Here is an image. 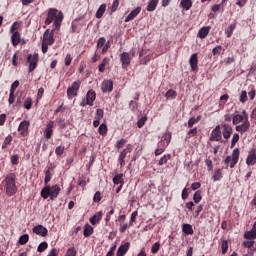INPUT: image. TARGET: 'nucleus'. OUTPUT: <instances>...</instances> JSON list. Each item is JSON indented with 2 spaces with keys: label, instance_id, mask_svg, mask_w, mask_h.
I'll list each match as a JSON object with an SVG mask.
<instances>
[{
  "label": "nucleus",
  "instance_id": "54",
  "mask_svg": "<svg viewBox=\"0 0 256 256\" xmlns=\"http://www.w3.org/2000/svg\"><path fill=\"white\" fill-rule=\"evenodd\" d=\"M64 152H65V146H58V147L55 149V153H56V155H58V156H61Z\"/></svg>",
  "mask_w": 256,
  "mask_h": 256
},
{
  "label": "nucleus",
  "instance_id": "51",
  "mask_svg": "<svg viewBox=\"0 0 256 256\" xmlns=\"http://www.w3.org/2000/svg\"><path fill=\"white\" fill-rule=\"evenodd\" d=\"M125 143H127V140L120 139L119 141L116 142V149H121L122 147H124Z\"/></svg>",
  "mask_w": 256,
  "mask_h": 256
},
{
  "label": "nucleus",
  "instance_id": "2",
  "mask_svg": "<svg viewBox=\"0 0 256 256\" xmlns=\"http://www.w3.org/2000/svg\"><path fill=\"white\" fill-rule=\"evenodd\" d=\"M17 175L15 173L8 174L4 179L5 191L8 197H13L17 193V184L15 183Z\"/></svg>",
  "mask_w": 256,
  "mask_h": 256
},
{
  "label": "nucleus",
  "instance_id": "18",
  "mask_svg": "<svg viewBox=\"0 0 256 256\" xmlns=\"http://www.w3.org/2000/svg\"><path fill=\"white\" fill-rule=\"evenodd\" d=\"M239 150L238 148H235L232 152V160L230 162V168L233 169V167H235V165H237V163L239 162Z\"/></svg>",
  "mask_w": 256,
  "mask_h": 256
},
{
  "label": "nucleus",
  "instance_id": "60",
  "mask_svg": "<svg viewBox=\"0 0 256 256\" xmlns=\"http://www.w3.org/2000/svg\"><path fill=\"white\" fill-rule=\"evenodd\" d=\"M255 245V241H244L243 246L246 247L247 249H251Z\"/></svg>",
  "mask_w": 256,
  "mask_h": 256
},
{
  "label": "nucleus",
  "instance_id": "10",
  "mask_svg": "<svg viewBox=\"0 0 256 256\" xmlns=\"http://www.w3.org/2000/svg\"><path fill=\"white\" fill-rule=\"evenodd\" d=\"M95 99H97V94L95 93V90H89L86 94V105H90V107H93Z\"/></svg>",
  "mask_w": 256,
  "mask_h": 256
},
{
  "label": "nucleus",
  "instance_id": "36",
  "mask_svg": "<svg viewBox=\"0 0 256 256\" xmlns=\"http://www.w3.org/2000/svg\"><path fill=\"white\" fill-rule=\"evenodd\" d=\"M222 255H225L229 251V242L227 240H222L221 243Z\"/></svg>",
  "mask_w": 256,
  "mask_h": 256
},
{
  "label": "nucleus",
  "instance_id": "7",
  "mask_svg": "<svg viewBox=\"0 0 256 256\" xmlns=\"http://www.w3.org/2000/svg\"><path fill=\"white\" fill-rule=\"evenodd\" d=\"M27 63H29V73H32V71H35L37 67V63H39V54L28 55Z\"/></svg>",
  "mask_w": 256,
  "mask_h": 256
},
{
  "label": "nucleus",
  "instance_id": "42",
  "mask_svg": "<svg viewBox=\"0 0 256 256\" xmlns=\"http://www.w3.org/2000/svg\"><path fill=\"white\" fill-rule=\"evenodd\" d=\"M49 247V244H47V242H41L38 245L37 251L38 253H43V251H45V249H47Z\"/></svg>",
  "mask_w": 256,
  "mask_h": 256
},
{
  "label": "nucleus",
  "instance_id": "27",
  "mask_svg": "<svg viewBox=\"0 0 256 256\" xmlns=\"http://www.w3.org/2000/svg\"><path fill=\"white\" fill-rule=\"evenodd\" d=\"M103 218V212H98L94 216L90 218L91 225H95L96 223H99V221Z\"/></svg>",
  "mask_w": 256,
  "mask_h": 256
},
{
  "label": "nucleus",
  "instance_id": "45",
  "mask_svg": "<svg viewBox=\"0 0 256 256\" xmlns=\"http://www.w3.org/2000/svg\"><path fill=\"white\" fill-rule=\"evenodd\" d=\"M98 131L100 135H107V125L101 124L98 128Z\"/></svg>",
  "mask_w": 256,
  "mask_h": 256
},
{
  "label": "nucleus",
  "instance_id": "52",
  "mask_svg": "<svg viewBox=\"0 0 256 256\" xmlns=\"http://www.w3.org/2000/svg\"><path fill=\"white\" fill-rule=\"evenodd\" d=\"M107 43V40L105 39V37H101L98 39V42H97V47H104L105 44Z\"/></svg>",
  "mask_w": 256,
  "mask_h": 256
},
{
  "label": "nucleus",
  "instance_id": "57",
  "mask_svg": "<svg viewBox=\"0 0 256 256\" xmlns=\"http://www.w3.org/2000/svg\"><path fill=\"white\" fill-rule=\"evenodd\" d=\"M146 121H147V117L140 118L137 122L138 128L141 129V127H143V125H145Z\"/></svg>",
  "mask_w": 256,
  "mask_h": 256
},
{
  "label": "nucleus",
  "instance_id": "5",
  "mask_svg": "<svg viewBox=\"0 0 256 256\" xmlns=\"http://www.w3.org/2000/svg\"><path fill=\"white\" fill-rule=\"evenodd\" d=\"M81 87V81H75L72 83L71 87L67 89V97L68 99H73V97H77V91Z\"/></svg>",
  "mask_w": 256,
  "mask_h": 256
},
{
  "label": "nucleus",
  "instance_id": "46",
  "mask_svg": "<svg viewBox=\"0 0 256 256\" xmlns=\"http://www.w3.org/2000/svg\"><path fill=\"white\" fill-rule=\"evenodd\" d=\"M171 97H173V99L177 97V92H175V90L170 89L166 92V98L171 99Z\"/></svg>",
  "mask_w": 256,
  "mask_h": 256
},
{
  "label": "nucleus",
  "instance_id": "59",
  "mask_svg": "<svg viewBox=\"0 0 256 256\" xmlns=\"http://www.w3.org/2000/svg\"><path fill=\"white\" fill-rule=\"evenodd\" d=\"M206 166L208 167V171H213V161L211 159L205 160Z\"/></svg>",
  "mask_w": 256,
  "mask_h": 256
},
{
  "label": "nucleus",
  "instance_id": "41",
  "mask_svg": "<svg viewBox=\"0 0 256 256\" xmlns=\"http://www.w3.org/2000/svg\"><path fill=\"white\" fill-rule=\"evenodd\" d=\"M171 159V154H166L164 155L162 158H160V160L158 161V165H165V163H167V161H169Z\"/></svg>",
  "mask_w": 256,
  "mask_h": 256
},
{
  "label": "nucleus",
  "instance_id": "31",
  "mask_svg": "<svg viewBox=\"0 0 256 256\" xmlns=\"http://www.w3.org/2000/svg\"><path fill=\"white\" fill-rule=\"evenodd\" d=\"M107 9V5L105 4H102L97 12H96V19H101V17H103L104 13H105V10Z\"/></svg>",
  "mask_w": 256,
  "mask_h": 256
},
{
  "label": "nucleus",
  "instance_id": "25",
  "mask_svg": "<svg viewBox=\"0 0 256 256\" xmlns=\"http://www.w3.org/2000/svg\"><path fill=\"white\" fill-rule=\"evenodd\" d=\"M53 168L48 167L44 170L45 173V179H44V183L45 185H47L49 183V181H51V177H53Z\"/></svg>",
  "mask_w": 256,
  "mask_h": 256
},
{
  "label": "nucleus",
  "instance_id": "58",
  "mask_svg": "<svg viewBox=\"0 0 256 256\" xmlns=\"http://www.w3.org/2000/svg\"><path fill=\"white\" fill-rule=\"evenodd\" d=\"M238 141H239V134L235 133L232 137L231 147H233L234 145H237Z\"/></svg>",
  "mask_w": 256,
  "mask_h": 256
},
{
  "label": "nucleus",
  "instance_id": "3",
  "mask_svg": "<svg viewBox=\"0 0 256 256\" xmlns=\"http://www.w3.org/2000/svg\"><path fill=\"white\" fill-rule=\"evenodd\" d=\"M59 193H61V187L59 185H53L52 187L46 186L41 190V197L42 199H57L59 196Z\"/></svg>",
  "mask_w": 256,
  "mask_h": 256
},
{
  "label": "nucleus",
  "instance_id": "63",
  "mask_svg": "<svg viewBox=\"0 0 256 256\" xmlns=\"http://www.w3.org/2000/svg\"><path fill=\"white\" fill-rule=\"evenodd\" d=\"M76 255H77V250H75V248H69L66 256H76Z\"/></svg>",
  "mask_w": 256,
  "mask_h": 256
},
{
  "label": "nucleus",
  "instance_id": "37",
  "mask_svg": "<svg viewBox=\"0 0 256 256\" xmlns=\"http://www.w3.org/2000/svg\"><path fill=\"white\" fill-rule=\"evenodd\" d=\"M235 24H230L228 28L225 30L226 36L229 38L231 35H233V32L235 31Z\"/></svg>",
  "mask_w": 256,
  "mask_h": 256
},
{
  "label": "nucleus",
  "instance_id": "44",
  "mask_svg": "<svg viewBox=\"0 0 256 256\" xmlns=\"http://www.w3.org/2000/svg\"><path fill=\"white\" fill-rule=\"evenodd\" d=\"M162 141L166 142V145L171 143V132L165 133L162 137Z\"/></svg>",
  "mask_w": 256,
  "mask_h": 256
},
{
  "label": "nucleus",
  "instance_id": "43",
  "mask_svg": "<svg viewBox=\"0 0 256 256\" xmlns=\"http://www.w3.org/2000/svg\"><path fill=\"white\" fill-rule=\"evenodd\" d=\"M159 249H161V244L159 242H156L152 245L151 253L153 254L158 253Z\"/></svg>",
  "mask_w": 256,
  "mask_h": 256
},
{
  "label": "nucleus",
  "instance_id": "35",
  "mask_svg": "<svg viewBox=\"0 0 256 256\" xmlns=\"http://www.w3.org/2000/svg\"><path fill=\"white\" fill-rule=\"evenodd\" d=\"M114 185H123V174H118L113 178Z\"/></svg>",
  "mask_w": 256,
  "mask_h": 256
},
{
  "label": "nucleus",
  "instance_id": "13",
  "mask_svg": "<svg viewBox=\"0 0 256 256\" xmlns=\"http://www.w3.org/2000/svg\"><path fill=\"white\" fill-rule=\"evenodd\" d=\"M29 121L24 120L20 123L19 127H18V131L20 133V135H22L23 137H25L27 135V131H29Z\"/></svg>",
  "mask_w": 256,
  "mask_h": 256
},
{
  "label": "nucleus",
  "instance_id": "64",
  "mask_svg": "<svg viewBox=\"0 0 256 256\" xmlns=\"http://www.w3.org/2000/svg\"><path fill=\"white\" fill-rule=\"evenodd\" d=\"M195 123H197L196 118L195 117L190 118L188 121V127L189 128L193 127L195 125Z\"/></svg>",
  "mask_w": 256,
  "mask_h": 256
},
{
  "label": "nucleus",
  "instance_id": "61",
  "mask_svg": "<svg viewBox=\"0 0 256 256\" xmlns=\"http://www.w3.org/2000/svg\"><path fill=\"white\" fill-rule=\"evenodd\" d=\"M93 201H94V203H99V201H101V192H96L94 194Z\"/></svg>",
  "mask_w": 256,
  "mask_h": 256
},
{
  "label": "nucleus",
  "instance_id": "40",
  "mask_svg": "<svg viewBox=\"0 0 256 256\" xmlns=\"http://www.w3.org/2000/svg\"><path fill=\"white\" fill-rule=\"evenodd\" d=\"M83 234L84 237H90V235H93V227H91L90 225L85 226Z\"/></svg>",
  "mask_w": 256,
  "mask_h": 256
},
{
  "label": "nucleus",
  "instance_id": "32",
  "mask_svg": "<svg viewBox=\"0 0 256 256\" xmlns=\"http://www.w3.org/2000/svg\"><path fill=\"white\" fill-rule=\"evenodd\" d=\"M159 4V0H151L149 3H148V6H147V11H155V9H157V5Z\"/></svg>",
  "mask_w": 256,
  "mask_h": 256
},
{
  "label": "nucleus",
  "instance_id": "22",
  "mask_svg": "<svg viewBox=\"0 0 256 256\" xmlns=\"http://www.w3.org/2000/svg\"><path fill=\"white\" fill-rule=\"evenodd\" d=\"M129 247H130V244L129 242H126L125 244H122L118 250H117V253H116V256H124L125 253H127L129 251Z\"/></svg>",
  "mask_w": 256,
  "mask_h": 256
},
{
  "label": "nucleus",
  "instance_id": "9",
  "mask_svg": "<svg viewBox=\"0 0 256 256\" xmlns=\"http://www.w3.org/2000/svg\"><path fill=\"white\" fill-rule=\"evenodd\" d=\"M210 141H221V126L217 125L211 132Z\"/></svg>",
  "mask_w": 256,
  "mask_h": 256
},
{
  "label": "nucleus",
  "instance_id": "30",
  "mask_svg": "<svg viewBox=\"0 0 256 256\" xmlns=\"http://www.w3.org/2000/svg\"><path fill=\"white\" fill-rule=\"evenodd\" d=\"M180 5L183 7V9H185V11H189V9L193 7V2L191 0H182Z\"/></svg>",
  "mask_w": 256,
  "mask_h": 256
},
{
  "label": "nucleus",
  "instance_id": "15",
  "mask_svg": "<svg viewBox=\"0 0 256 256\" xmlns=\"http://www.w3.org/2000/svg\"><path fill=\"white\" fill-rule=\"evenodd\" d=\"M101 89H102L103 93H107V91L109 93H111V91H113V80H105V81H103Z\"/></svg>",
  "mask_w": 256,
  "mask_h": 256
},
{
  "label": "nucleus",
  "instance_id": "1",
  "mask_svg": "<svg viewBox=\"0 0 256 256\" xmlns=\"http://www.w3.org/2000/svg\"><path fill=\"white\" fill-rule=\"evenodd\" d=\"M54 21V29L59 31L61 29V23H63V12H59L57 9L51 8L48 11L47 18L45 20V25H51Z\"/></svg>",
  "mask_w": 256,
  "mask_h": 256
},
{
  "label": "nucleus",
  "instance_id": "47",
  "mask_svg": "<svg viewBox=\"0 0 256 256\" xmlns=\"http://www.w3.org/2000/svg\"><path fill=\"white\" fill-rule=\"evenodd\" d=\"M194 203H201V192L196 191L193 196Z\"/></svg>",
  "mask_w": 256,
  "mask_h": 256
},
{
  "label": "nucleus",
  "instance_id": "8",
  "mask_svg": "<svg viewBox=\"0 0 256 256\" xmlns=\"http://www.w3.org/2000/svg\"><path fill=\"white\" fill-rule=\"evenodd\" d=\"M131 151V145H128L127 148L120 153L118 158V163H120V167H125V158L127 157V153H131Z\"/></svg>",
  "mask_w": 256,
  "mask_h": 256
},
{
  "label": "nucleus",
  "instance_id": "26",
  "mask_svg": "<svg viewBox=\"0 0 256 256\" xmlns=\"http://www.w3.org/2000/svg\"><path fill=\"white\" fill-rule=\"evenodd\" d=\"M242 121H245V115L241 114H235L232 118L233 125H239V123H242Z\"/></svg>",
  "mask_w": 256,
  "mask_h": 256
},
{
  "label": "nucleus",
  "instance_id": "21",
  "mask_svg": "<svg viewBox=\"0 0 256 256\" xmlns=\"http://www.w3.org/2000/svg\"><path fill=\"white\" fill-rule=\"evenodd\" d=\"M246 163L248 165H255L256 163V149L253 148L251 151H250V154L248 155L247 159H246Z\"/></svg>",
  "mask_w": 256,
  "mask_h": 256
},
{
  "label": "nucleus",
  "instance_id": "4",
  "mask_svg": "<svg viewBox=\"0 0 256 256\" xmlns=\"http://www.w3.org/2000/svg\"><path fill=\"white\" fill-rule=\"evenodd\" d=\"M242 115H245V120L242 124L236 126V131L238 133H246V131H249V128L251 127V122H249V114L247 111L243 110Z\"/></svg>",
  "mask_w": 256,
  "mask_h": 256
},
{
  "label": "nucleus",
  "instance_id": "55",
  "mask_svg": "<svg viewBox=\"0 0 256 256\" xmlns=\"http://www.w3.org/2000/svg\"><path fill=\"white\" fill-rule=\"evenodd\" d=\"M103 115H104L103 109L96 110V119H98V121H101V119H103Z\"/></svg>",
  "mask_w": 256,
  "mask_h": 256
},
{
  "label": "nucleus",
  "instance_id": "50",
  "mask_svg": "<svg viewBox=\"0 0 256 256\" xmlns=\"http://www.w3.org/2000/svg\"><path fill=\"white\" fill-rule=\"evenodd\" d=\"M8 102L10 105H13V103H15V90H10Z\"/></svg>",
  "mask_w": 256,
  "mask_h": 256
},
{
  "label": "nucleus",
  "instance_id": "24",
  "mask_svg": "<svg viewBox=\"0 0 256 256\" xmlns=\"http://www.w3.org/2000/svg\"><path fill=\"white\" fill-rule=\"evenodd\" d=\"M11 42L13 47H17L21 43V34L19 32H14L11 36Z\"/></svg>",
  "mask_w": 256,
  "mask_h": 256
},
{
  "label": "nucleus",
  "instance_id": "12",
  "mask_svg": "<svg viewBox=\"0 0 256 256\" xmlns=\"http://www.w3.org/2000/svg\"><path fill=\"white\" fill-rule=\"evenodd\" d=\"M120 61L122 63V67L125 69V67H129L131 65V57L129 56V53L123 52L120 55Z\"/></svg>",
  "mask_w": 256,
  "mask_h": 256
},
{
  "label": "nucleus",
  "instance_id": "11",
  "mask_svg": "<svg viewBox=\"0 0 256 256\" xmlns=\"http://www.w3.org/2000/svg\"><path fill=\"white\" fill-rule=\"evenodd\" d=\"M55 127V122L49 121L46 125V128L44 130V137L46 139H51L53 136V128Z\"/></svg>",
  "mask_w": 256,
  "mask_h": 256
},
{
  "label": "nucleus",
  "instance_id": "34",
  "mask_svg": "<svg viewBox=\"0 0 256 256\" xmlns=\"http://www.w3.org/2000/svg\"><path fill=\"white\" fill-rule=\"evenodd\" d=\"M244 239H256V232L255 230L251 229L244 233Z\"/></svg>",
  "mask_w": 256,
  "mask_h": 256
},
{
  "label": "nucleus",
  "instance_id": "62",
  "mask_svg": "<svg viewBox=\"0 0 256 256\" xmlns=\"http://www.w3.org/2000/svg\"><path fill=\"white\" fill-rule=\"evenodd\" d=\"M71 61H73V59L71 58V54H67L65 58L66 67H69L71 65Z\"/></svg>",
  "mask_w": 256,
  "mask_h": 256
},
{
  "label": "nucleus",
  "instance_id": "39",
  "mask_svg": "<svg viewBox=\"0 0 256 256\" xmlns=\"http://www.w3.org/2000/svg\"><path fill=\"white\" fill-rule=\"evenodd\" d=\"M11 141H13V136L8 135L2 144V149H7V145H11Z\"/></svg>",
  "mask_w": 256,
  "mask_h": 256
},
{
  "label": "nucleus",
  "instance_id": "33",
  "mask_svg": "<svg viewBox=\"0 0 256 256\" xmlns=\"http://www.w3.org/2000/svg\"><path fill=\"white\" fill-rule=\"evenodd\" d=\"M109 58H104L101 62V64L98 66V70L100 73H103L105 71V66L109 65Z\"/></svg>",
  "mask_w": 256,
  "mask_h": 256
},
{
  "label": "nucleus",
  "instance_id": "38",
  "mask_svg": "<svg viewBox=\"0 0 256 256\" xmlns=\"http://www.w3.org/2000/svg\"><path fill=\"white\" fill-rule=\"evenodd\" d=\"M28 241H29V234H23L19 238L20 245H27Z\"/></svg>",
  "mask_w": 256,
  "mask_h": 256
},
{
  "label": "nucleus",
  "instance_id": "6",
  "mask_svg": "<svg viewBox=\"0 0 256 256\" xmlns=\"http://www.w3.org/2000/svg\"><path fill=\"white\" fill-rule=\"evenodd\" d=\"M54 35H55V28L52 29L51 31H49V29L46 30L44 32L42 43H45L46 45H53L55 43Z\"/></svg>",
  "mask_w": 256,
  "mask_h": 256
},
{
  "label": "nucleus",
  "instance_id": "16",
  "mask_svg": "<svg viewBox=\"0 0 256 256\" xmlns=\"http://www.w3.org/2000/svg\"><path fill=\"white\" fill-rule=\"evenodd\" d=\"M222 135L224 139H229L231 137V133H233V127L229 124H222Z\"/></svg>",
  "mask_w": 256,
  "mask_h": 256
},
{
  "label": "nucleus",
  "instance_id": "56",
  "mask_svg": "<svg viewBox=\"0 0 256 256\" xmlns=\"http://www.w3.org/2000/svg\"><path fill=\"white\" fill-rule=\"evenodd\" d=\"M33 105L31 98H27L24 101V108L25 109H31V106Z\"/></svg>",
  "mask_w": 256,
  "mask_h": 256
},
{
  "label": "nucleus",
  "instance_id": "17",
  "mask_svg": "<svg viewBox=\"0 0 256 256\" xmlns=\"http://www.w3.org/2000/svg\"><path fill=\"white\" fill-rule=\"evenodd\" d=\"M239 150L238 148H235L232 152V160L230 162V168L233 169V167H235V165H237V163L239 162Z\"/></svg>",
  "mask_w": 256,
  "mask_h": 256
},
{
  "label": "nucleus",
  "instance_id": "20",
  "mask_svg": "<svg viewBox=\"0 0 256 256\" xmlns=\"http://www.w3.org/2000/svg\"><path fill=\"white\" fill-rule=\"evenodd\" d=\"M141 13V7H137L136 9L132 10L128 16L125 18V23H129V21H133L137 15Z\"/></svg>",
  "mask_w": 256,
  "mask_h": 256
},
{
  "label": "nucleus",
  "instance_id": "23",
  "mask_svg": "<svg viewBox=\"0 0 256 256\" xmlns=\"http://www.w3.org/2000/svg\"><path fill=\"white\" fill-rule=\"evenodd\" d=\"M209 31H211V27L206 26V27H202L199 31H198V37L199 39H205V37H207L209 35Z\"/></svg>",
  "mask_w": 256,
  "mask_h": 256
},
{
  "label": "nucleus",
  "instance_id": "14",
  "mask_svg": "<svg viewBox=\"0 0 256 256\" xmlns=\"http://www.w3.org/2000/svg\"><path fill=\"white\" fill-rule=\"evenodd\" d=\"M33 233H36V235H40L41 237H47V233H49V231L45 226L38 225L33 228Z\"/></svg>",
  "mask_w": 256,
  "mask_h": 256
},
{
  "label": "nucleus",
  "instance_id": "19",
  "mask_svg": "<svg viewBox=\"0 0 256 256\" xmlns=\"http://www.w3.org/2000/svg\"><path fill=\"white\" fill-rule=\"evenodd\" d=\"M189 63H190V67L192 69V71H197L198 69V58H197V53H194L191 55L190 59H189Z\"/></svg>",
  "mask_w": 256,
  "mask_h": 256
},
{
  "label": "nucleus",
  "instance_id": "53",
  "mask_svg": "<svg viewBox=\"0 0 256 256\" xmlns=\"http://www.w3.org/2000/svg\"><path fill=\"white\" fill-rule=\"evenodd\" d=\"M223 50V46H216L213 48L212 53L213 55H221V51Z\"/></svg>",
  "mask_w": 256,
  "mask_h": 256
},
{
  "label": "nucleus",
  "instance_id": "28",
  "mask_svg": "<svg viewBox=\"0 0 256 256\" xmlns=\"http://www.w3.org/2000/svg\"><path fill=\"white\" fill-rule=\"evenodd\" d=\"M223 179V169H217L214 171V174L212 176L213 181H221Z\"/></svg>",
  "mask_w": 256,
  "mask_h": 256
},
{
  "label": "nucleus",
  "instance_id": "48",
  "mask_svg": "<svg viewBox=\"0 0 256 256\" xmlns=\"http://www.w3.org/2000/svg\"><path fill=\"white\" fill-rule=\"evenodd\" d=\"M12 165H19V155L14 154L10 157Z\"/></svg>",
  "mask_w": 256,
  "mask_h": 256
},
{
  "label": "nucleus",
  "instance_id": "49",
  "mask_svg": "<svg viewBox=\"0 0 256 256\" xmlns=\"http://www.w3.org/2000/svg\"><path fill=\"white\" fill-rule=\"evenodd\" d=\"M247 91H242L241 94H240V98H239V101L240 103H246L247 101Z\"/></svg>",
  "mask_w": 256,
  "mask_h": 256
},
{
  "label": "nucleus",
  "instance_id": "29",
  "mask_svg": "<svg viewBox=\"0 0 256 256\" xmlns=\"http://www.w3.org/2000/svg\"><path fill=\"white\" fill-rule=\"evenodd\" d=\"M182 231L186 235H193V226H191V224H183Z\"/></svg>",
  "mask_w": 256,
  "mask_h": 256
}]
</instances>
